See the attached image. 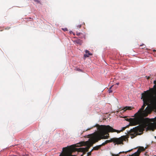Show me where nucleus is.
Returning a JSON list of instances; mask_svg holds the SVG:
<instances>
[{"instance_id": "obj_18", "label": "nucleus", "mask_w": 156, "mask_h": 156, "mask_svg": "<svg viewBox=\"0 0 156 156\" xmlns=\"http://www.w3.org/2000/svg\"><path fill=\"white\" fill-rule=\"evenodd\" d=\"M146 77L147 78V79H149L150 78V76H146Z\"/></svg>"}, {"instance_id": "obj_12", "label": "nucleus", "mask_w": 156, "mask_h": 156, "mask_svg": "<svg viewBox=\"0 0 156 156\" xmlns=\"http://www.w3.org/2000/svg\"><path fill=\"white\" fill-rule=\"evenodd\" d=\"M85 37L84 35L82 33V34L81 35H80L79 36V37L80 38H82L83 37Z\"/></svg>"}, {"instance_id": "obj_21", "label": "nucleus", "mask_w": 156, "mask_h": 156, "mask_svg": "<svg viewBox=\"0 0 156 156\" xmlns=\"http://www.w3.org/2000/svg\"><path fill=\"white\" fill-rule=\"evenodd\" d=\"M156 86V85H154V87H155Z\"/></svg>"}, {"instance_id": "obj_7", "label": "nucleus", "mask_w": 156, "mask_h": 156, "mask_svg": "<svg viewBox=\"0 0 156 156\" xmlns=\"http://www.w3.org/2000/svg\"><path fill=\"white\" fill-rule=\"evenodd\" d=\"M132 150V149H131V150H129L128 151H122V152H119L118 154H112V156H119V155L122 153H126L127 152H129L131 151Z\"/></svg>"}, {"instance_id": "obj_2", "label": "nucleus", "mask_w": 156, "mask_h": 156, "mask_svg": "<svg viewBox=\"0 0 156 156\" xmlns=\"http://www.w3.org/2000/svg\"><path fill=\"white\" fill-rule=\"evenodd\" d=\"M99 131L96 132L93 134V136L89 139V141H86L84 142H81L79 144V146H81L83 145H86L87 147L85 148L81 147L79 148H75L73 147V145H72L69 147L70 150L72 152L71 154L76 151L78 152H82L83 154L81 156H83V155L86 153V152L88 151L90 148L92 146L93 144L98 142V141L101 139H105L108 138L107 136H104V132L102 131L103 128H101Z\"/></svg>"}, {"instance_id": "obj_10", "label": "nucleus", "mask_w": 156, "mask_h": 156, "mask_svg": "<svg viewBox=\"0 0 156 156\" xmlns=\"http://www.w3.org/2000/svg\"><path fill=\"white\" fill-rule=\"evenodd\" d=\"M132 107H131L126 106L123 109L124 111H126V110H130L132 109Z\"/></svg>"}, {"instance_id": "obj_4", "label": "nucleus", "mask_w": 156, "mask_h": 156, "mask_svg": "<svg viewBox=\"0 0 156 156\" xmlns=\"http://www.w3.org/2000/svg\"><path fill=\"white\" fill-rule=\"evenodd\" d=\"M128 140V137L125 136H122L121 137L119 138H113L111 139L110 140H106L105 142L102 144V145L104 146L108 143L113 142L114 143H115V144H123V142Z\"/></svg>"}, {"instance_id": "obj_20", "label": "nucleus", "mask_w": 156, "mask_h": 156, "mask_svg": "<svg viewBox=\"0 0 156 156\" xmlns=\"http://www.w3.org/2000/svg\"><path fill=\"white\" fill-rule=\"evenodd\" d=\"M94 150V149H93V148L91 150V151H91V152L93 151V150Z\"/></svg>"}, {"instance_id": "obj_15", "label": "nucleus", "mask_w": 156, "mask_h": 156, "mask_svg": "<svg viewBox=\"0 0 156 156\" xmlns=\"http://www.w3.org/2000/svg\"><path fill=\"white\" fill-rule=\"evenodd\" d=\"M35 2L37 3H40V2L39 0H33Z\"/></svg>"}, {"instance_id": "obj_22", "label": "nucleus", "mask_w": 156, "mask_h": 156, "mask_svg": "<svg viewBox=\"0 0 156 156\" xmlns=\"http://www.w3.org/2000/svg\"><path fill=\"white\" fill-rule=\"evenodd\" d=\"M91 129V128H90V129ZM87 129V130H89V129Z\"/></svg>"}, {"instance_id": "obj_6", "label": "nucleus", "mask_w": 156, "mask_h": 156, "mask_svg": "<svg viewBox=\"0 0 156 156\" xmlns=\"http://www.w3.org/2000/svg\"><path fill=\"white\" fill-rule=\"evenodd\" d=\"M145 149L143 147H140L137 151L134 154L129 155V156H139L140 153L142 151H144Z\"/></svg>"}, {"instance_id": "obj_1", "label": "nucleus", "mask_w": 156, "mask_h": 156, "mask_svg": "<svg viewBox=\"0 0 156 156\" xmlns=\"http://www.w3.org/2000/svg\"><path fill=\"white\" fill-rule=\"evenodd\" d=\"M141 99H143V104L137 112L135 114V117L131 119L129 125L135 126L140 125L130 130L127 131L128 135L133 138L138 135H140L143 131L144 129L147 127V129L154 131L156 126L153 119L146 118L150 114L153 109L156 110V97L153 96L150 90L144 91L142 94ZM156 121V117L155 118Z\"/></svg>"}, {"instance_id": "obj_11", "label": "nucleus", "mask_w": 156, "mask_h": 156, "mask_svg": "<svg viewBox=\"0 0 156 156\" xmlns=\"http://www.w3.org/2000/svg\"><path fill=\"white\" fill-rule=\"evenodd\" d=\"M85 24L84 22L82 23H81V24L77 25V27L78 28H80L81 27V25H82L83 24Z\"/></svg>"}, {"instance_id": "obj_3", "label": "nucleus", "mask_w": 156, "mask_h": 156, "mask_svg": "<svg viewBox=\"0 0 156 156\" xmlns=\"http://www.w3.org/2000/svg\"><path fill=\"white\" fill-rule=\"evenodd\" d=\"M128 126H127L125 127H123L122 128V129L119 131L113 129L112 127L109 125H99L98 124H97L96 125V126L97 127V129L98 130L97 131H99L100 130V129L101 128L103 129H102V131L105 132V134L103 135V136H107L108 137V138L109 137V134L108 133L116 132L119 133H120L121 132L125 130L126 128L128 127Z\"/></svg>"}, {"instance_id": "obj_5", "label": "nucleus", "mask_w": 156, "mask_h": 156, "mask_svg": "<svg viewBox=\"0 0 156 156\" xmlns=\"http://www.w3.org/2000/svg\"><path fill=\"white\" fill-rule=\"evenodd\" d=\"M71 152L69 147H63L62 149V152L60 154L59 156H76L75 155L71 154Z\"/></svg>"}, {"instance_id": "obj_14", "label": "nucleus", "mask_w": 156, "mask_h": 156, "mask_svg": "<svg viewBox=\"0 0 156 156\" xmlns=\"http://www.w3.org/2000/svg\"><path fill=\"white\" fill-rule=\"evenodd\" d=\"M76 43L77 44H81V41L80 40H77L76 41Z\"/></svg>"}, {"instance_id": "obj_16", "label": "nucleus", "mask_w": 156, "mask_h": 156, "mask_svg": "<svg viewBox=\"0 0 156 156\" xmlns=\"http://www.w3.org/2000/svg\"><path fill=\"white\" fill-rule=\"evenodd\" d=\"M62 29L64 31H68V29L67 28H62Z\"/></svg>"}, {"instance_id": "obj_19", "label": "nucleus", "mask_w": 156, "mask_h": 156, "mask_svg": "<svg viewBox=\"0 0 156 156\" xmlns=\"http://www.w3.org/2000/svg\"><path fill=\"white\" fill-rule=\"evenodd\" d=\"M119 83H116V84L117 85H119Z\"/></svg>"}, {"instance_id": "obj_13", "label": "nucleus", "mask_w": 156, "mask_h": 156, "mask_svg": "<svg viewBox=\"0 0 156 156\" xmlns=\"http://www.w3.org/2000/svg\"><path fill=\"white\" fill-rule=\"evenodd\" d=\"M113 86H112L110 87L108 90V91L109 93H111L112 92V91L111 90L112 87Z\"/></svg>"}, {"instance_id": "obj_17", "label": "nucleus", "mask_w": 156, "mask_h": 156, "mask_svg": "<svg viewBox=\"0 0 156 156\" xmlns=\"http://www.w3.org/2000/svg\"><path fill=\"white\" fill-rule=\"evenodd\" d=\"M76 34L77 36H79L82 34V33H78V32H76Z\"/></svg>"}, {"instance_id": "obj_8", "label": "nucleus", "mask_w": 156, "mask_h": 156, "mask_svg": "<svg viewBox=\"0 0 156 156\" xmlns=\"http://www.w3.org/2000/svg\"><path fill=\"white\" fill-rule=\"evenodd\" d=\"M85 52L86 53V54H84V55L85 58L89 57L90 55H92L91 53H90L89 52V51L87 50H86Z\"/></svg>"}, {"instance_id": "obj_9", "label": "nucleus", "mask_w": 156, "mask_h": 156, "mask_svg": "<svg viewBox=\"0 0 156 156\" xmlns=\"http://www.w3.org/2000/svg\"><path fill=\"white\" fill-rule=\"evenodd\" d=\"M102 146H103V145H102V144L97 146L93 147V149L95 150H98L99 149H100Z\"/></svg>"}]
</instances>
